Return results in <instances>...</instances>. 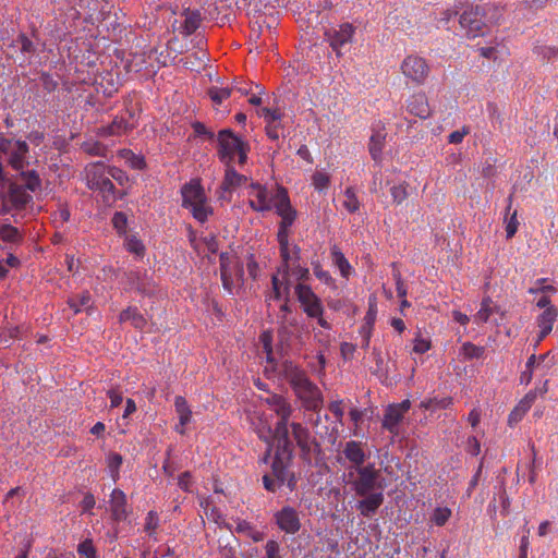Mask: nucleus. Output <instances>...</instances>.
<instances>
[{
  "label": "nucleus",
  "mask_w": 558,
  "mask_h": 558,
  "mask_svg": "<svg viewBox=\"0 0 558 558\" xmlns=\"http://www.w3.org/2000/svg\"><path fill=\"white\" fill-rule=\"evenodd\" d=\"M386 136L387 133L385 128H378L377 130L373 131V134L369 138L368 150L375 161L381 160V153L385 147Z\"/></svg>",
  "instance_id": "27"
},
{
  "label": "nucleus",
  "mask_w": 558,
  "mask_h": 558,
  "mask_svg": "<svg viewBox=\"0 0 558 558\" xmlns=\"http://www.w3.org/2000/svg\"><path fill=\"white\" fill-rule=\"evenodd\" d=\"M512 199H513L512 195H509L508 196V206L506 208V216H505L507 239L513 238L514 234L517 233L518 227H519V221L517 218V210H513L512 213H510Z\"/></svg>",
  "instance_id": "34"
},
{
  "label": "nucleus",
  "mask_w": 558,
  "mask_h": 558,
  "mask_svg": "<svg viewBox=\"0 0 558 558\" xmlns=\"http://www.w3.org/2000/svg\"><path fill=\"white\" fill-rule=\"evenodd\" d=\"M41 190V179L36 170L19 173L16 181L11 182L3 196V211H21L33 204V193Z\"/></svg>",
  "instance_id": "3"
},
{
  "label": "nucleus",
  "mask_w": 558,
  "mask_h": 558,
  "mask_svg": "<svg viewBox=\"0 0 558 558\" xmlns=\"http://www.w3.org/2000/svg\"><path fill=\"white\" fill-rule=\"evenodd\" d=\"M430 349V341L421 337L414 339L413 352L423 354Z\"/></svg>",
  "instance_id": "58"
},
{
  "label": "nucleus",
  "mask_w": 558,
  "mask_h": 558,
  "mask_svg": "<svg viewBox=\"0 0 558 558\" xmlns=\"http://www.w3.org/2000/svg\"><path fill=\"white\" fill-rule=\"evenodd\" d=\"M272 208H275L276 214L281 217L277 236H289L290 228L296 219V210L292 207L288 191L284 187L278 186Z\"/></svg>",
  "instance_id": "11"
},
{
  "label": "nucleus",
  "mask_w": 558,
  "mask_h": 558,
  "mask_svg": "<svg viewBox=\"0 0 558 558\" xmlns=\"http://www.w3.org/2000/svg\"><path fill=\"white\" fill-rule=\"evenodd\" d=\"M331 257L335 266H337L344 278H348L351 272V265L345 258L344 254L339 250L338 246L331 247Z\"/></svg>",
  "instance_id": "37"
},
{
  "label": "nucleus",
  "mask_w": 558,
  "mask_h": 558,
  "mask_svg": "<svg viewBox=\"0 0 558 558\" xmlns=\"http://www.w3.org/2000/svg\"><path fill=\"white\" fill-rule=\"evenodd\" d=\"M558 316L556 307L546 308L537 318V325L539 328H547L553 330L554 323Z\"/></svg>",
  "instance_id": "42"
},
{
  "label": "nucleus",
  "mask_w": 558,
  "mask_h": 558,
  "mask_svg": "<svg viewBox=\"0 0 558 558\" xmlns=\"http://www.w3.org/2000/svg\"><path fill=\"white\" fill-rule=\"evenodd\" d=\"M193 131L198 136H205L207 138L213 140L215 134L210 130L206 128V125L202 122H194L192 124Z\"/></svg>",
  "instance_id": "61"
},
{
  "label": "nucleus",
  "mask_w": 558,
  "mask_h": 558,
  "mask_svg": "<svg viewBox=\"0 0 558 558\" xmlns=\"http://www.w3.org/2000/svg\"><path fill=\"white\" fill-rule=\"evenodd\" d=\"M284 372L303 407L308 411L318 410L323 403L322 392L318 387L292 362L284 363Z\"/></svg>",
  "instance_id": "5"
},
{
  "label": "nucleus",
  "mask_w": 558,
  "mask_h": 558,
  "mask_svg": "<svg viewBox=\"0 0 558 558\" xmlns=\"http://www.w3.org/2000/svg\"><path fill=\"white\" fill-rule=\"evenodd\" d=\"M360 201L353 187H347L343 194L342 206L350 214H354L360 209Z\"/></svg>",
  "instance_id": "40"
},
{
  "label": "nucleus",
  "mask_w": 558,
  "mask_h": 558,
  "mask_svg": "<svg viewBox=\"0 0 558 558\" xmlns=\"http://www.w3.org/2000/svg\"><path fill=\"white\" fill-rule=\"evenodd\" d=\"M0 153L7 156L8 165L16 171H25L29 166V146L25 141L7 138L0 133Z\"/></svg>",
  "instance_id": "10"
},
{
  "label": "nucleus",
  "mask_w": 558,
  "mask_h": 558,
  "mask_svg": "<svg viewBox=\"0 0 558 558\" xmlns=\"http://www.w3.org/2000/svg\"><path fill=\"white\" fill-rule=\"evenodd\" d=\"M85 179L87 186L101 193L106 203L110 204L117 201L114 185L104 162L98 161L87 165L85 168Z\"/></svg>",
  "instance_id": "8"
},
{
  "label": "nucleus",
  "mask_w": 558,
  "mask_h": 558,
  "mask_svg": "<svg viewBox=\"0 0 558 558\" xmlns=\"http://www.w3.org/2000/svg\"><path fill=\"white\" fill-rule=\"evenodd\" d=\"M294 292L307 317L322 316L324 314L323 302L310 286L299 282L294 287Z\"/></svg>",
  "instance_id": "15"
},
{
  "label": "nucleus",
  "mask_w": 558,
  "mask_h": 558,
  "mask_svg": "<svg viewBox=\"0 0 558 558\" xmlns=\"http://www.w3.org/2000/svg\"><path fill=\"white\" fill-rule=\"evenodd\" d=\"M225 165V177L220 184V190L222 193L231 192L238 186L242 185L244 182H246V177L243 174H240L234 169L233 163H223Z\"/></svg>",
  "instance_id": "24"
},
{
  "label": "nucleus",
  "mask_w": 558,
  "mask_h": 558,
  "mask_svg": "<svg viewBox=\"0 0 558 558\" xmlns=\"http://www.w3.org/2000/svg\"><path fill=\"white\" fill-rule=\"evenodd\" d=\"M207 53L203 50L185 56L180 59V63L191 71H199L205 66Z\"/></svg>",
  "instance_id": "31"
},
{
  "label": "nucleus",
  "mask_w": 558,
  "mask_h": 558,
  "mask_svg": "<svg viewBox=\"0 0 558 558\" xmlns=\"http://www.w3.org/2000/svg\"><path fill=\"white\" fill-rule=\"evenodd\" d=\"M547 385H548V381L546 380L543 386L541 388H536L534 390H531L529 391L524 397L523 399L529 403V404H533L536 400V397L537 395H544L547 392L548 388H547Z\"/></svg>",
  "instance_id": "59"
},
{
  "label": "nucleus",
  "mask_w": 558,
  "mask_h": 558,
  "mask_svg": "<svg viewBox=\"0 0 558 558\" xmlns=\"http://www.w3.org/2000/svg\"><path fill=\"white\" fill-rule=\"evenodd\" d=\"M109 509L111 518L116 522L125 521L130 513L131 508L128 505L126 495L123 490L114 488L109 496Z\"/></svg>",
  "instance_id": "21"
},
{
  "label": "nucleus",
  "mask_w": 558,
  "mask_h": 558,
  "mask_svg": "<svg viewBox=\"0 0 558 558\" xmlns=\"http://www.w3.org/2000/svg\"><path fill=\"white\" fill-rule=\"evenodd\" d=\"M289 427L291 428L292 437L296 442V446L300 448L304 460L310 461L313 454L320 453V445L311 435L306 427L296 422L289 423Z\"/></svg>",
  "instance_id": "14"
},
{
  "label": "nucleus",
  "mask_w": 558,
  "mask_h": 558,
  "mask_svg": "<svg viewBox=\"0 0 558 558\" xmlns=\"http://www.w3.org/2000/svg\"><path fill=\"white\" fill-rule=\"evenodd\" d=\"M276 445V452L271 463V473L263 476V486L270 493H276L283 485L293 492L296 487V478L293 472L288 468L293 457V442L286 440H274Z\"/></svg>",
  "instance_id": "2"
},
{
  "label": "nucleus",
  "mask_w": 558,
  "mask_h": 558,
  "mask_svg": "<svg viewBox=\"0 0 558 558\" xmlns=\"http://www.w3.org/2000/svg\"><path fill=\"white\" fill-rule=\"evenodd\" d=\"M119 322L120 323L130 322L131 325L136 329H143L147 324L145 317L141 314L138 308L135 306H129L128 308L123 310L119 315Z\"/></svg>",
  "instance_id": "30"
},
{
  "label": "nucleus",
  "mask_w": 558,
  "mask_h": 558,
  "mask_svg": "<svg viewBox=\"0 0 558 558\" xmlns=\"http://www.w3.org/2000/svg\"><path fill=\"white\" fill-rule=\"evenodd\" d=\"M277 241L282 259V265L278 271L283 272V277H286L289 274L290 263L300 259L301 250L298 245L290 246L289 236H277Z\"/></svg>",
  "instance_id": "22"
},
{
  "label": "nucleus",
  "mask_w": 558,
  "mask_h": 558,
  "mask_svg": "<svg viewBox=\"0 0 558 558\" xmlns=\"http://www.w3.org/2000/svg\"><path fill=\"white\" fill-rule=\"evenodd\" d=\"M84 150L93 156H105L106 148L99 142L85 143L83 146Z\"/></svg>",
  "instance_id": "55"
},
{
  "label": "nucleus",
  "mask_w": 558,
  "mask_h": 558,
  "mask_svg": "<svg viewBox=\"0 0 558 558\" xmlns=\"http://www.w3.org/2000/svg\"><path fill=\"white\" fill-rule=\"evenodd\" d=\"M274 518L278 529L286 534L293 535L301 530L300 512L291 506L282 507L274 514Z\"/></svg>",
  "instance_id": "18"
},
{
  "label": "nucleus",
  "mask_w": 558,
  "mask_h": 558,
  "mask_svg": "<svg viewBox=\"0 0 558 558\" xmlns=\"http://www.w3.org/2000/svg\"><path fill=\"white\" fill-rule=\"evenodd\" d=\"M220 274L232 271V256L228 252H222L219 256Z\"/></svg>",
  "instance_id": "62"
},
{
  "label": "nucleus",
  "mask_w": 558,
  "mask_h": 558,
  "mask_svg": "<svg viewBox=\"0 0 558 558\" xmlns=\"http://www.w3.org/2000/svg\"><path fill=\"white\" fill-rule=\"evenodd\" d=\"M265 402L269 405L276 415L279 417L272 432L274 440H281L282 444L286 440H291L289 430V418L293 412L290 402L280 395H270L265 399Z\"/></svg>",
  "instance_id": "9"
},
{
  "label": "nucleus",
  "mask_w": 558,
  "mask_h": 558,
  "mask_svg": "<svg viewBox=\"0 0 558 558\" xmlns=\"http://www.w3.org/2000/svg\"><path fill=\"white\" fill-rule=\"evenodd\" d=\"M250 187V207L257 213L271 210L274 207L275 195H271L267 187L259 183H251Z\"/></svg>",
  "instance_id": "19"
},
{
  "label": "nucleus",
  "mask_w": 558,
  "mask_h": 558,
  "mask_svg": "<svg viewBox=\"0 0 558 558\" xmlns=\"http://www.w3.org/2000/svg\"><path fill=\"white\" fill-rule=\"evenodd\" d=\"M451 517V510L447 507H437L432 515V521L437 526H444Z\"/></svg>",
  "instance_id": "47"
},
{
  "label": "nucleus",
  "mask_w": 558,
  "mask_h": 558,
  "mask_svg": "<svg viewBox=\"0 0 558 558\" xmlns=\"http://www.w3.org/2000/svg\"><path fill=\"white\" fill-rule=\"evenodd\" d=\"M312 266H313L314 275L322 282L328 284V283H330L332 281V278H331L330 274L327 270H324L322 265L318 262H316V263L313 262Z\"/></svg>",
  "instance_id": "56"
},
{
  "label": "nucleus",
  "mask_w": 558,
  "mask_h": 558,
  "mask_svg": "<svg viewBox=\"0 0 558 558\" xmlns=\"http://www.w3.org/2000/svg\"><path fill=\"white\" fill-rule=\"evenodd\" d=\"M390 194L396 204H401L408 197L407 186L404 184L395 185L390 189Z\"/></svg>",
  "instance_id": "51"
},
{
  "label": "nucleus",
  "mask_w": 558,
  "mask_h": 558,
  "mask_svg": "<svg viewBox=\"0 0 558 558\" xmlns=\"http://www.w3.org/2000/svg\"><path fill=\"white\" fill-rule=\"evenodd\" d=\"M408 111L421 119H427L430 116V108L427 97L423 93L412 95L407 105Z\"/></svg>",
  "instance_id": "25"
},
{
  "label": "nucleus",
  "mask_w": 558,
  "mask_h": 558,
  "mask_svg": "<svg viewBox=\"0 0 558 558\" xmlns=\"http://www.w3.org/2000/svg\"><path fill=\"white\" fill-rule=\"evenodd\" d=\"M266 558H283L280 555V545L277 541L270 539L265 545Z\"/></svg>",
  "instance_id": "54"
},
{
  "label": "nucleus",
  "mask_w": 558,
  "mask_h": 558,
  "mask_svg": "<svg viewBox=\"0 0 558 558\" xmlns=\"http://www.w3.org/2000/svg\"><path fill=\"white\" fill-rule=\"evenodd\" d=\"M118 156L125 161V163L134 170H144L146 161L143 155L135 154L133 150L123 148L118 151Z\"/></svg>",
  "instance_id": "32"
},
{
  "label": "nucleus",
  "mask_w": 558,
  "mask_h": 558,
  "mask_svg": "<svg viewBox=\"0 0 558 558\" xmlns=\"http://www.w3.org/2000/svg\"><path fill=\"white\" fill-rule=\"evenodd\" d=\"M217 142V155L222 163L238 162L240 166L246 163L250 145L232 130L223 129L219 131Z\"/></svg>",
  "instance_id": "6"
},
{
  "label": "nucleus",
  "mask_w": 558,
  "mask_h": 558,
  "mask_svg": "<svg viewBox=\"0 0 558 558\" xmlns=\"http://www.w3.org/2000/svg\"><path fill=\"white\" fill-rule=\"evenodd\" d=\"M485 349L483 347L475 345L471 342L463 343L461 353L465 359H480L483 356Z\"/></svg>",
  "instance_id": "44"
},
{
  "label": "nucleus",
  "mask_w": 558,
  "mask_h": 558,
  "mask_svg": "<svg viewBox=\"0 0 558 558\" xmlns=\"http://www.w3.org/2000/svg\"><path fill=\"white\" fill-rule=\"evenodd\" d=\"M174 407L179 417V423L175 425L174 429L177 433L183 435L185 433V426L191 422L192 411L186 399L182 396L175 397Z\"/></svg>",
  "instance_id": "26"
},
{
  "label": "nucleus",
  "mask_w": 558,
  "mask_h": 558,
  "mask_svg": "<svg viewBox=\"0 0 558 558\" xmlns=\"http://www.w3.org/2000/svg\"><path fill=\"white\" fill-rule=\"evenodd\" d=\"M133 118L134 113L131 110H125L117 116L110 124L98 128L97 135L100 137L124 135L135 129Z\"/></svg>",
  "instance_id": "17"
},
{
  "label": "nucleus",
  "mask_w": 558,
  "mask_h": 558,
  "mask_svg": "<svg viewBox=\"0 0 558 558\" xmlns=\"http://www.w3.org/2000/svg\"><path fill=\"white\" fill-rule=\"evenodd\" d=\"M288 276L283 277L282 280L279 279L278 275H274L271 278V286H272V294L269 296L274 300H280L283 294L288 296L290 291V284L287 279Z\"/></svg>",
  "instance_id": "36"
},
{
  "label": "nucleus",
  "mask_w": 558,
  "mask_h": 558,
  "mask_svg": "<svg viewBox=\"0 0 558 558\" xmlns=\"http://www.w3.org/2000/svg\"><path fill=\"white\" fill-rule=\"evenodd\" d=\"M354 34L355 27L351 23H342L338 27L326 29L324 36L337 57H341L343 49L352 44Z\"/></svg>",
  "instance_id": "13"
},
{
  "label": "nucleus",
  "mask_w": 558,
  "mask_h": 558,
  "mask_svg": "<svg viewBox=\"0 0 558 558\" xmlns=\"http://www.w3.org/2000/svg\"><path fill=\"white\" fill-rule=\"evenodd\" d=\"M77 553L84 558H97V551L90 538H86L78 544Z\"/></svg>",
  "instance_id": "48"
},
{
  "label": "nucleus",
  "mask_w": 558,
  "mask_h": 558,
  "mask_svg": "<svg viewBox=\"0 0 558 558\" xmlns=\"http://www.w3.org/2000/svg\"><path fill=\"white\" fill-rule=\"evenodd\" d=\"M123 463V458L120 453L110 452L107 457V466L113 482H117L120 477V468Z\"/></svg>",
  "instance_id": "39"
},
{
  "label": "nucleus",
  "mask_w": 558,
  "mask_h": 558,
  "mask_svg": "<svg viewBox=\"0 0 558 558\" xmlns=\"http://www.w3.org/2000/svg\"><path fill=\"white\" fill-rule=\"evenodd\" d=\"M312 184L316 191H325L330 184V177L323 171H316L312 177Z\"/></svg>",
  "instance_id": "46"
},
{
  "label": "nucleus",
  "mask_w": 558,
  "mask_h": 558,
  "mask_svg": "<svg viewBox=\"0 0 558 558\" xmlns=\"http://www.w3.org/2000/svg\"><path fill=\"white\" fill-rule=\"evenodd\" d=\"M124 246L129 253L134 254L140 258H142L145 255V245L135 235H126Z\"/></svg>",
  "instance_id": "41"
},
{
  "label": "nucleus",
  "mask_w": 558,
  "mask_h": 558,
  "mask_svg": "<svg viewBox=\"0 0 558 558\" xmlns=\"http://www.w3.org/2000/svg\"><path fill=\"white\" fill-rule=\"evenodd\" d=\"M401 71L407 78L420 85L428 76L429 66L424 58L411 54L402 61Z\"/></svg>",
  "instance_id": "16"
},
{
  "label": "nucleus",
  "mask_w": 558,
  "mask_h": 558,
  "mask_svg": "<svg viewBox=\"0 0 558 558\" xmlns=\"http://www.w3.org/2000/svg\"><path fill=\"white\" fill-rule=\"evenodd\" d=\"M367 458L366 444L359 440H348L341 445L337 454V462L344 465L349 472V470L353 471L366 465Z\"/></svg>",
  "instance_id": "12"
},
{
  "label": "nucleus",
  "mask_w": 558,
  "mask_h": 558,
  "mask_svg": "<svg viewBox=\"0 0 558 558\" xmlns=\"http://www.w3.org/2000/svg\"><path fill=\"white\" fill-rule=\"evenodd\" d=\"M232 88L229 87H210L208 96L216 105H221L222 101L230 97Z\"/></svg>",
  "instance_id": "43"
},
{
  "label": "nucleus",
  "mask_w": 558,
  "mask_h": 558,
  "mask_svg": "<svg viewBox=\"0 0 558 558\" xmlns=\"http://www.w3.org/2000/svg\"><path fill=\"white\" fill-rule=\"evenodd\" d=\"M329 410L336 416L338 423L342 425V418H343V414H344V411L342 408V400L332 401L329 404Z\"/></svg>",
  "instance_id": "60"
},
{
  "label": "nucleus",
  "mask_w": 558,
  "mask_h": 558,
  "mask_svg": "<svg viewBox=\"0 0 558 558\" xmlns=\"http://www.w3.org/2000/svg\"><path fill=\"white\" fill-rule=\"evenodd\" d=\"M497 308L498 306L489 296L484 298L481 302L480 310L474 315V322L477 325L487 323L489 317L497 311Z\"/></svg>",
  "instance_id": "33"
},
{
  "label": "nucleus",
  "mask_w": 558,
  "mask_h": 558,
  "mask_svg": "<svg viewBox=\"0 0 558 558\" xmlns=\"http://www.w3.org/2000/svg\"><path fill=\"white\" fill-rule=\"evenodd\" d=\"M123 283L126 290H136L141 294L153 292V280L146 270L132 269L124 272Z\"/></svg>",
  "instance_id": "20"
},
{
  "label": "nucleus",
  "mask_w": 558,
  "mask_h": 558,
  "mask_svg": "<svg viewBox=\"0 0 558 558\" xmlns=\"http://www.w3.org/2000/svg\"><path fill=\"white\" fill-rule=\"evenodd\" d=\"M159 526V515L156 511H149L145 518L144 531L148 536H154Z\"/></svg>",
  "instance_id": "45"
},
{
  "label": "nucleus",
  "mask_w": 558,
  "mask_h": 558,
  "mask_svg": "<svg viewBox=\"0 0 558 558\" xmlns=\"http://www.w3.org/2000/svg\"><path fill=\"white\" fill-rule=\"evenodd\" d=\"M199 507L209 521L214 522L219 527H226L229 531L232 530V526L226 521L223 513L214 505L210 497H201Z\"/></svg>",
  "instance_id": "23"
},
{
  "label": "nucleus",
  "mask_w": 558,
  "mask_h": 558,
  "mask_svg": "<svg viewBox=\"0 0 558 558\" xmlns=\"http://www.w3.org/2000/svg\"><path fill=\"white\" fill-rule=\"evenodd\" d=\"M347 483L356 496L363 497L357 501L356 509L365 518L373 517L384 504V488L380 470L374 463H368L347 473Z\"/></svg>",
  "instance_id": "1"
},
{
  "label": "nucleus",
  "mask_w": 558,
  "mask_h": 558,
  "mask_svg": "<svg viewBox=\"0 0 558 558\" xmlns=\"http://www.w3.org/2000/svg\"><path fill=\"white\" fill-rule=\"evenodd\" d=\"M182 15L184 16V22L181 25V34L185 36L192 35L202 23V14L198 10L185 9Z\"/></svg>",
  "instance_id": "29"
},
{
  "label": "nucleus",
  "mask_w": 558,
  "mask_h": 558,
  "mask_svg": "<svg viewBox=\"0 0 558 558\" xmlns=\"http://www.w3.org/2000/svg\"><path fill=\"white\" fill-rule=\"evenodd\" d=\"M182 206L191 210L194 219L204 223L213 215V207L208 204V198L204 187L198 180H191L181 187Z\"/></svg>",
  "instance_id": "7"
},
{
  "label": "nucleus",
  "mask_w": 558,
  "mask_h": 558,
  "mask_svg": "<svg viewBox=\"0 0 558 558\" xmlns=\"http://www.w3.org/2000/svg\"><path fill=\"white\" fill-rule=\"evenodd\" d=\"M260 116L264 117L267 124H280L281 112L278 109L263 108Z\"/></svg>",
  "instance_id": "49"
},
{
  "label": "nucleus",
  "mask_w": 558,
  "mask_h": 558,
  "mask_svg": "<svg viewBox=\"0 0 558 558\" xmlns=\"http://www.w3.org/2000/svg\"><path fill=\"white\" fill-rule=\"evenodd\" d=\"M466 134H469V129L465 126L461 130L453 131L449 134L448 142L450 144H460Z\"/></svg>",
  "instance_id": "63"
},
{
  "label": "nucleus",
  "mask_w": 558,
  "mask_h": 558,
  "mask_svg": "<svg viewBox=\"0 0 558 558\" xmlns=\"http://www.w3.org/2000/svg\"><path fill=\"white\" fill-rule=\"evenodd\" d=\"M112 225L119 233H124L128 226L126 215L122 211H117L112 217Z\"/></svg>",
  "instance_id": "52"
},
{
  "label": "nucleus",
  "mask_w": 558,
  "mask_h": 558,
  "mask_svg": "<svg viewBox=\"0 0 558 558\" xmlns=\"http://www.w3.org/2000/svg\"><path fill=\"white\" fill-rule=\"evenodd\" d=\"M69 305L74 310V313H80L83 310L89 311L92 308V296L89 292L84 291L81 294L70 299Z\"/></svg>",
  "instance_id": "38"
},
{
  "label": "nucleus",
  "mask_w": 558,
  "mask_h": 558,
  "mask_svg": "<svg viewBox=\"0 0 558 558\" xmlns=\"http://www.w3.org/2000/svg\"><path fill=\"white\" fill-rule=\"evenodd\" d=\"M70 209L65 204H60L59 208L52 214L53 222L56 225H63L69 221L70 219Z\"/></svg>",
  "instance_id": "50"
},
{
  "label": "nucleus",
  "mask_w": 558,
  "mask_h": 558,
  "mask_svg": "<svg viewBox=\"0 0 558 558\" xmlns=\"http://www.w3.org/2000/svg\"><path fill=\"white\" fill-rule=\"evenodd\" d=\"M547 281L546 278L537 279L535 284L536 287L530 288L529 293L530 294H537L539 292H556L555 287L553 286H545L544 283Z\"/></svg>",
  "instance_id": "57"
},
{
  "label": "nucleus",
  "mask_w": 558,
  "mask_h": 558,
  "mask_svg": "<svg viewBox=\"0 0 558 558\" xmlns=\"http://www.w3.org/2000/svg\"><path fill=\"white\" fill-rule=\"evenodd\" d=\"M107 168H108V173H109L110 180L117 181L120 185H124L129 181V177L123 170H121L117 167H107Z\"/></svg>",
  "instance_id": "53"
},
{
  "label": "nucleus",
  "mask_w": 558,
  "mask_h": 558,
  "mask_svg": "<svg viewBox=\"0 0 558 558\" xmlns=\"http://www.w3.org/2000/svg\"><path fill=\"white\" fill-rule=\"evenodd\" d=\"M0 240L12 246L21 243L22 234L19 229L12 225H2L0 227Z\"/></svg>",
  "instance_id": "35"
},
{
  "label": "nucleus",
  "mask_w": 558,
  "mask_h": 558,
  "mask_svg": "<svg viewBox=\"0 0 558 558\" xmlns=\"http://www.w3.org/2000/svg\"><path fill=\"white\" fill-rule=\"evenodd\" d=\"M500 17L499 9L492 3L477 4L463 11L459 24L469 38H476L485 34L489 24H496Z\"/></svg>",
  "instance_id": "4"
},
{
  "label": "nucleus",
  "mask_w": 558,
  "mask_h": 558,
  "mask_svg": "<svg viewBox=\"0 0 558 558\" xmlns=\"http://www.w3.org/2000/svg\"><path fill=\"white\" fill-rule=\"evenodd\" d=\"M314 339L324 348H328L330 344V335L324 330L314 329Z\"/></svg>",
  "instance_id": "64"
},
{
  "label": "nucleus",
  "mask_w": 558,
  "mask_h": 558,
  "mask_svg": "<svg viewBox=\"0 0 558 558\" xmlns=\"http://www.w3.org/2000/svg\"><path fill=\"white\" fill-rule=\"evenodd\" d=\"M403 417L404 414L395 405L390 404L385 412L383 427L391 434H398L399 424Z\"/></svg>",
  "instance_id": "28"
}]
</instances>
